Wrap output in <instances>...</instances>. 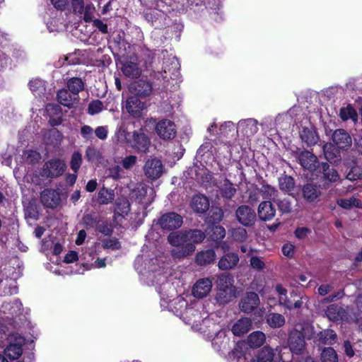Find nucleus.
<instances>
[{"label": "nucleus", "instance_id": "nucleus-54", "mask_svg": "<svg viewBox=\"0 0 362 362\" xmlns=\"http://www.w3.org/2000/svg\"><path fill=\"white\" fill-rule=\"evenodd\" d=\"M103 108V103L98 100L92 101L88 105V112L91 115H95L102 111Z\"/></svg>", "mask_w": 362, "mask_h": 362}, {"label": "nucleus", "instance_id": "nucleus-26", "mask_svg": "<svg viewBox=\"0 0 362 362\" xmlns=\"http://www.w3.org/2000/svg\"><path fill=\"white\" fill-rule=\"evenodd\" d=\"M239 257L234 252H229L224 255L218 261V267L221 270L232 269L239 262Z\"/></svg>", "mask_w": 362, "mask_h": 362}, {"label": "nucleus", "instance_id": "nucleus-33", "mask_svg": "<svg viewBox=\"0 0 362 362\" xmlns=\"http://www.w3.org/2000/svg\"><path fill=\"white\" fill-rule=\"evenodd\" d=\"M57 101L64 106L71 107L77 100V98L74 97L65 89H62L58 91L57 95Z\"/></svg>", "mask_w": 362, "mask_h": 362}, {"label": "nucleus", "instance_id": "nucleus-60", "mask_svg": "<svg viewBox=\"0 0 362 362\" xmlns=\"http://www.w3.org/2000/svg\"><path fill=\"white\" fill-rule=\"evenodd\" d=\"M137 157L136 156H129L122 160V165L124 169H131L136 164Z\"/></svg>", "mask_w": 362, "mask_h": 362}, {"label": "nucleus", "instance_id": "nucleus-28", "mask_svg": "<svg viewBox=\"0 0 362 362\" xmlns=\"http://www.w3.org/2000/svg\"><path fill=\"white\" fill-rule=\"evenodd\" d=\"M318 169L320 172L322 173L325 180L330 182H335L340 180L338 172L335 169L331 168L327 163L319 164Z\"/></svg>", "mask_w": 362, "mask_h": 362}, {"label": "nucleus", "instance_id": "nucleus-21", "mask_svg": "<svg viewBox=\"0 0 362 362\" xmlns=\"http://www.w3.org/2000/svg\"><path fill=\"white\" fill-rule=\"evenodd\" d=\"M302 193L303 198L308 202H317L322 194L320 186L313 183L305 185L303 187Z\"/></svg>", "mask_w": 362, "mask_h": 362}, {"label": "nucleus", "instance_id": "nucleus-20", "mask_svg": "<svg viewBox=\"0 0 362 362\" xmlns=\"http://www.w3.org/2000/svg\"><path fill=\"white\" fill-rule=\"evenodd\" d=\"M151 141L149 138L140 130L133 132V144L132 146L136 149L138 152L146 153L150 146Z\"/></svg>", "mask_w": 362, "mask_h": 362}, {"label": "nucleus", "instance_id": "nucleus-53", "mask_svg": "<svg viewBox=\"0 0 362 362\" xmlns=\"http://www.w3.org/2000/svg\"><path fill=\"white\" fill-rule=\"evenodd\" d=\"M82 163L81 154L78 152H74L72 154L71 160L70 162V167L74 172H77L80 168Z\"/></svg>", "mask_w": 362, "mask_h": 362}, {"label": "nucleus", "instance_id": "nucleus-27", "mask_svg": "<svg viewBox=\"0 0 362 362\" xmlns=\"http://www.w3.org/2000/svg\"><path fill=\"white\" fill-rule=\"evenodd\" d=\"M252 320L248 317H242L232 327V332L235 336H242L252 328Z\"/></svg>", "mask_w": 362, "mask_h": 362}, {"label": "nucleus", "instance_id": "nucleus-10", "mask_svg": "<svg viewBox=\"0 0 362 362\" xmlns=\"http://www.w3.org/2000/svg\"><path fill=\"white\" fill-rule=\"evenodd\" d=\"M163 165L160 160L156 158L148 159L144 166L145 175L151 180L159 178L163 173Z\"/></svg>", "mask_w": 362, "mask_h": 362}, {"label": "nucleus", "instance_id": "nucleus-49", "mask_svg": "<svg viewBox=\"0 0 362 362\" xmlns=\"http://www.w3.org/2000/svg\"><path fill=\"white\" fill-rule=\"evenodd\" d=\"M86 157L90 162H98L101 158V153L93 146H88L86 151Z\"/></svg>", "mask_w": 362, "mask_h": 362}, {"label": "nucleus", "instance_id": "nucleus-46", "mask_svg": "<svg viewBox=\"0 0 362 362\" xmlns=\"http://www.w3.org/2000/svg\"><path fill=\"white\" fill-rule=\"evenodd\" d=\"M274 350L269 346H264L259 353L257 362H272Z\"/></svg>", "mask_w": 362, "mask_h": 362}, {"label": "nucleus", "instance_id": "nucleus-61", "mask_svg": "<svg viewBox=\"0 0 362 362\" xmlns=\"http://www.w3.org/2000/svg\"><path fill=\"white\" fill-rule=\"evenodd\" d=\"M226 235V230L223 227L218 226L213 228L212 238L215 240L223 239Z\"/></svg>", "mask_w": 362, "mask_h": 362}, {"label": "nucleus", "instance_id": "nucleus-62", "mask_svg": "<svg viewBox=\"0 0 362 362\" xmlns=\"http://www.w3.org/2000/svg\"><path fill=\"white\" fill-rule=\"evenodd\" d=\"M73 11L75 13L82 14L84 9L83 0H71Z\"/></svg>", "mask_w": 362, "mask_h": 362}, {"label": "nucleus", "instance_id": "nucleus-47", "mask_svg": "<svg viewBox=\"0 0 362 362\" xmlns=\"http://www.w3.org/2000/svg\"><path fill=\"white\" fill-rule=\"evenodd\" d=\"M321 360L322 362H338V357L333 348L327 347L323 349Z\"/></svg>", "mask_w": 362, "mask_h": 362}, {"label": "nucleus", "instance_id": "nucleus-50", "mask_svg": "<svg viewBox=\"0 0 362 362\" xmlns=\"http://www.w3.org/2000/svg\"><path fill=\"white\" fill-rule=\"evenodd\" d=\"M233 238L238 242H245L247 239V230L241 227H238L232 230Z\"/></svg>", "mask_w": 362, "mask_h": 362}, {"label": "nucleus", "instance_id": "nucleus-39", "mask_svg": "<svg viewBox=\"0 0 362 362\" xmlns=\"http://www.w3.org/2000/svg\"><path fill=\"white\" fill-rule=\"evenodd\" d=\"M337 204L343 209H351L353 207L362 209V202L355 197L349 199H339L337 200Z\"/></svg>", "mask_w": 362, "mask_h": 362}, {"label": "nucleus", "instance_id": "nucleus-2", "mask_svg": "<svg viewBox=\"0 0 362 362\" xmlns=\"http://www.w3.org/2000/svg\"><path fill=\"white\" fill-rule=\"evenodd\" d=\"M313 328L309 324H297L290 332L288 337V347L294 360H298L300 356L304 357L305 354V338L312 334Z\"/></svg>", "mask_w": 362, "mask_h": 362}, {"label": "nucleus", "instance_id": "nucleus-13", "mask_svg": "<svg viewBox=\"0 0 362 362\" xmlns=\"http://www.w3.org/2000/svg\"><path fill=\"white\" fill-rule=\"evenodd\" d=\"M122 73L127 77L135 78L141 74V69L139 66V59L132 57L129 59L122 63Z\"/></svg>", "mask_w": 362, "mask_h": 362}, {"label": "nucleus", "instance_id": "nucleus-4", "mask_svg": "<svg viewBox=\"0 0 362 362\" xmlns=\"http://www.w3.org/2000/svg\"><path fill=\"white\" fill-rule=\"evenodd\" d=\"M132 198L146 209L153 201L154 190L145 185L139 184L132 192Z\"/></svg>", "mask_w": 362, "mask_h": 362}, {"label": "nucleus", "instance_id": "nucleus-38", "mask_svg": "<svg viewBox=\"0 0 362 362\" xmlns=\"http://www.w3.org/2000/svg\"><path fill=\"white\" fill-rule=\"evenodd\" d=\"M258 191L265 199H273L274 201L277 197V190L264 181L262 182V186L258 189Z\"/></svg>", "mask_w": 362, "mask_h": 362}, {"label": "nucleus", "instance_id": "nucleus-58", "mask_svg": "<svg viewBox=\"0 0 362 362\" xmlns=\"http://www.w3.org/2000/svg\"><path fill=\"white\" fill-rule=\"evenodd\" d=\"M322 149L325 158L329 162L334 161L336 156L332 152L334 150L333 145L330 143H327L323 146Z\"/></svg>", "mask_w": 362, "mask_h": 362}, {"label": "nucleus", "instance_id": "nucleus-7", "mask_svg": "<svg viewBox=\"0 0 362 362\" xmlns=\"http://www.w3.org/2000/svg\"><path fill=\"white\" fill-rule=\"evenodd\" d=\"M183 223L182 217L177 213L169 212L162 215L157 221L160 228L172 230L179 228Z\"/></svg>", "mask_w": 362, "mask_h": 362}, {"label": "nucleus", "instance_id": "nucleus-17", "mask_svg": "<svg viewBox=\"0 0 362 362\" xmlns=\"http://www.w3.org/2000/svg\"><path fill=\"white\" fill-rule=\"evenodd\" d=\"M257 124V120L253 118L242 119L238 123L237 131L246 136H252L258 132Z\"/></svg>", "mask_w": 362, "mask_h": 362}, {"label": "nucleus", "instance_id": "nucleus-45", "mask_svg": "<svg viewBox=\"0 0 362 362\" xmlns=\"http://www.w3.org/2000/svg\"><path fill=\"white\" fill-rule=\"evenodd\" d=\"M139 59V62L144 61V65L147 67L151 64L153 59V53L151 50L141 47L139 56H136Z\"/></svg>", "mask_w": 362, "mask_h": 362}, {"label": "nucleus", "instance_id": "nucleus-11", "mask_svg": "<svg viewBox=\"0 0 362 362\" xmlns=\"http://www.w3.org/2000/svg\"><path fill=\"white\" fill-rule=\"evenodd\" d=\"M179 67L180 65L177 59L174 57H169L163 63V73L159 74L164 81H168L170 78L178 76Z\"/></svg>", "mask_w": 362, "mask_h": 362}, {"label": "nucleus", "instance_id": "nucleus-32", "mask_svg": "<svg viewBox=\"0 0 362 362\" xmlns=\"http://www.w3.org/2000/svg\"><path fill=\"white\" fill-rule=\"evenodd\" d=\"M192 207L197 213H204L209 208V202L204 195H196L192 198Z\"/></svg>", "mask_w": 362, "mask_h": 362}, {"label": "nucleus", "instance_id": "nucleus-18", "mask_svg": "<svg viewBox=\"0 0 362 362\" xmlns=\"http://www.w3.org/2000/svg\"><path fill=\"white\" fill-rule=\"evenodd\" d=\"M212 288V281L209 278L198 280L194 285L192 293L194 297L202 298L206 296Z\"/></svg>", "mask_w": 362, "mask_h": 362}, {"label": "nucleus", "instance_id": "nucleus-56", "mask_svg": "<svg viewBox=\"0 0 362 362\" xmlns=\"http://www.w3.org/2000/svg\"><path fill=\"white\" fill-rule=\"evenodd\" d=\"M95 11V6L92 4H88L86 6H84L83 9V20L86 23H90L93 21V13Z\"/></svg>", "mask_w": 362, "mask_h": 362}, {"label": "nucleus", "instance_id": "nucleus-22", "mask_svg": "<svg viewBox=\"0 0 362 362\" xmlns=\"http://www.w3.org/2000/svg\"><path fill=\"white\" fill-rule=\"evenodd\" d=\"M40 200L46 207L54 208L59 204L60 199L55 190L46 189L41 192Z\"/></svg>", "mask_w": 362, "mask_h": 362}, {"label": "nucleus", "instance_id": "nucleus-5", "mask_svg": "<svg viewBox=\"0 0 362 362\" xmlns=\"http://www.w3.org/2000/svg\"><path fill=\"white\" fill-rule=\"evenodd\" d=\"M66 165L64 160L55 158L46 162L41 171V175L47 178L57 177L66 170Z\"/></svg>", "mask_w": 362, "mask_h": 362}, {"label": "nucleus", "instance_id": "nucleus-37", "mask_svg": "<svg viewBox=\"0 0 362 362\" xmlns=\"http://www.w3.org/2000/svg\"><path fill=\"white\" fill-rule=\"evenodd\" d=\"M339 116L343 121L351 119L354 123H356L358 120L357 112L351 105L342 107L340 109Z\"/></svg>", "mask_w": 362, "mask_h": 362}, {"label": "nucleus", "instance_id": "nucleus-42", "mask_svg": "<svg viewBox=\"0 0 362 362\" xmlns=\"http://www.w3.org/2000/svg\"><path fill=\"white\" fill-rule=\"evenodd\" d=\"M279 187L282 191L291 192L294 189V180L291 176L284 175L279 179Z\"/></svg>", "mask_w": 362, "mask_h": 362}, {"label": "nucleus", "instance_id": "nucleus-25", "mask_svg": "<svg viewBox=\"0 0 362 362\" xmlns=\"http://www.w3.org/2000/svg\"><path fill=\"white\" fill-rule=\"evenodd\" d=\"M131 90L138 98L146 97L151 95L152 92L151 84L144 80H139L132 83L131 86Z\"/></svg>", "mask_w": 362, "mask_h": 362}, {"label": "nucleus", "instance_id": "nucleus-15", "mask_svg": "<svg viewBox=\"0 0 362 362\" xmlns=\"http://www.w3.org/2000/svg\"><path fill=\"white\" fill-rule=\"evenodd\" d=\"M326 315L330 320L334 322L348 321L349 320L348 310L342 306L335 304L330 305L327 307Z\"/></svg>", "mask_w": 362, "mask_h": 362}, {"label": "nucleus", "instance_id": "nucleus-24", "mask_svg": "<svg viewBox=\"0 0 362 362\" xmlns=\"http://www.w3.org/2000/svg\"><path fill=\"white\" fill-rule=\"evenodd\" d=\"M259 218L264 221L272 220L276 214V209L271 202H262L257 209Z\"/></svg>", "mask_w": 362, "mask_h": 362}, {"label": "nucleus", "instance_id": "nucleus-19", "mask_svg": "<svg viewBox=\"0 0 362 362\" xmlns=\"http://www.w3.org/2000/svg\"><path fill=\"white\" fill-rule=\"evenodd\" d=\"M144 17L152 25L160 27L165 24V21L166 20L167 15L160 9L154 8L153 9L146 11L144 13Z\"/></svg>", "mask_w": 362, "mask_h": 362}, {"label": "nucleus", "instance_id": "nucleus-8", "mask_svg": "<svg viewBox=\"0 0 362 362\" xmlns=\"http://www.w3.org/2000/svg\"><path fill=\"white\" fill-rule=\"evenodd\" d=\"M157 135L163 140H170L175 137L177 131L175 124L170 119L159 121L155 127Z\"/></svg>", "mask_w": 362, "mask_h": 362}, {"label": "nucleus", "instance_id": "nucleus-3", "mask_svg": "<svg viewBox=\"0 0 362 362\" xmlns=\"http://www.w3.org/2000/svg\"><path fill=\"white\" fill-rule=\"evenodd\" d=\"M218 293L217 298L222 303L229 302L234 296V288L233 286V278L229 274H221L217 279Z\"/></svg>", "mask_w": 362, "mask_h": 362}, {"label": "nucleus", "instance_id": "nucleus-55", "mask_svg": "<svg viewBox=\"0 0 362 362\" xmlns=\"http://www.w3.org/2000/svg\"><path fill=\"white\" fill-rule=\"evenodd\" d=\"M276 204L278 206L279 210L284 213L288 214L291 211V204L287 199H284L282 200H274Z\"/></svg>", "mask_w": 362, "mask_h": 362}, {"label": "nucleus", "instance_id": "nucleus-9", "mask_svg": "<svg viewBox=\"0 0 362 362\" xmlns=\"http://www.w3.org/2000/svg\"><path fill=\"white\" fill-rule=\"evenodd\" d=\"M238 221L244 226H252L256 221L257 216L255 210L247 205H241L235 211Z\"/></svg>", "mask_w": 362, "mask_h": 362}, {"label": "nucleus", "instance_id": "nucleus-12", "mask_svg": "<svg viewBox=\"0 0 362 362\" xmlns=\"http://www.w3.org/2000/svg\"><path fill=\"white\" fill-rule=\"evenodd\" d=\"M125 108L134 117H139L142 111L146 108V105L136 95H132L127 99Z\"/></svg>", "mask_w": 362, "mask_h": 362}, {"label": "nucleus", "instance_id": "nucleus-29", "mask_svg": "<svg viewBox=\"0 0 362 362\" xmlns=\"http://www.w3.org/2000/svg\"><path fill=\"white\" fill-rule=\"evenodd\" d=\"M257 250L250 248L248 257H250V266L257 272H262L266 268V262L263 257L256 255Z\"/></svg>", "mask_w": 362, "mask_h": 362}, {"label": "nucleus", "instance_id": "nucleus-36", "mask_svg": "<svg viewBox=\"0 0 362 362\" xmlns=\"http://www.w3.org/2000/svg\"><path fill=\"white\" fill-rule=\"evenodd\" d=\"M115 199V192L113 189L101 188L98 192V200L100 204H108Z\"/></svg>", "mask_w": 362, "mask_h": 362}, {"label": "nucleus", "instance_id": "nucleus-48", "mask_svg": "<svg viewBox=\"0 0 362 362\" xmlns=\"http://www.w3.org/2000/svg\"><path fill=\"white\" fill-rule=\"evenodd\" d=\"M29 86L31 91L35 95H40L45 91V82L41 79L37 78L31 81Z\"/></svg>", "mask_w": 362, "mask_h": 362}, {"label": "nucleus", "instance_id": "nucleus-51", "mask_svg": "<svg viewBox=\"0 0 362 362\" xmlns=\"http://www.w3.org/2000/svg\"><path fill=\"white\" fill-rule=\"evenodd\" d=\"M229 341V339L226 337L225 332H219L212 341L213 346H217V349L221 348L223 345L225 346Z\"/></svg>", "mask_w": 362, "mask_h": 362}, {"label": "nucleus", "instance_id": "nucleus-40", "mask_svg": "<svg viewBox=\"0 0 362 362\" xmlns=\"http://www.w3.org/2000/svg\"><path fill=\"white\" fill-rule=\"evenodd\" d=\"M67 87L69 91L76 97L78 93L83 89L84 84L81 78L73 77L67 81Z\"/></svg>", "mask_w": 362, "mask_h": 362}, {"label": "nucleus", "instance_id": "nucleus-35", "mask_svg": "<svg viewBox=\"0 0 362 362\" xmlns=\"http://www.w3.org/2000/svg\"><path fill=\"white\" fill-rule=\"evenodd\" d=\"M265 340V334L262 332L256 331L249 335L247 343L251 347L257 348L261 346Z\"/></svg>", "mask_w": 362, "mask_h": 362}, {"label": "nucleus", "instance_id": "nucleus-44", "mask_svg": "<svg viewBox=\"0 0 362 362\" xmlns=\"http://www.w3.org/2000/svg\"><path fill=\"white\" fill-rule=\"evenodd\" d=\"M276 291L279 294V304L286 307L288 309H292L293 303L287 299V290L283 288L281 285H277L276 286Z\"/></svg>", "mask_w": 362, "mask_h": 362}, {"label": "nucleus", "instance_id": "nucleus-63", "mask_svg": "<svg viewBox=\"0 0 362 362\" xmlns=\"http://www.w3.org/2000/svg\"><path fill=\"white\" fill-rule=\"evenodd\" d=\"M93 25L97 28L102 33L106 34L108 33L107 25L100 19H95L93 21Z\"/></svg>", "mask_w": 362, "mask_h": 362}, {"label": "nucleus", "instance_id": "nucleus-16", "mask_svg": "<svg viewBox=\"0 0 362 362\" xmlns=\"http://www.w3.org/2000/svg\"><path fill=\"white\" fill-rule=\"evenodd\" d=\"M259 304L258 295L255 292L247 293L240 303V310L246 313L252 312Z\"/></svg>", "mask_w": 362, "mask_h": 362}, {"label": "nucleus", "instance_id": "nucleus-34", "mask_svg": "<svg viewBox=\"0 0 362 362\" xmlns=\"http://www.w3.org/2000/svg\"><path fill=\"white\" fill-rule=\"evenodd\" d=\"M266 322L272 328H279L284 325L285 317L281 314L271 313L267 315Z\"/></svg>", "mask_w": 362, "mask_h": 362}, {"label": "nucleus", "instance_id": "nucleus-31", "mask_svg": "<svg viewBox=\"0 0 362 362\" xmlns=\"http://www.w3.org/2000/svg\"><path fill=\"white\" fill-rule=\"evenodd\" d=\"M216 257L214 250H206L199 252L195 257V262L199 266H204L212 263Z\"/></svg>", "mask_w": 362, "mask_h": 362}, {"label": "nucleus", "instance_id": "nucleus-6", "mask_svg": "<svg viewBox=\"0 0 362 362\" xmlns=\"http://www.w3.org/2000/svg\"><path fill=\"white\" fill-rule=\"evenodd\" d=\"M8 345L5 349V354L11 360L18 358L23 352L22 346L25 339L18 334H10L8 337Z\"/></svg>", "mask_w": 362, "mask_h": 362}, {"label": "nucleus", "instance_id": "nucleus-57", "mask_svg": "<svg viewBox=\"0 0 362 362\" xmlns=\"http://www.w3.org/2000/svg\"><path fill=\"white\" fill-rule=\"evenodd\" d=\"M103 246L105 249H111L112 250H119L121 247L119 242L116 238H108L104 240L103 242Z\"/></svg>", "mask_w": 362, "mask_h": 362}, {"label": "nucleus", "instance_id": "nucleus-59", "mask_svg": "<svg viewBox=\"0 0 362 362\" xmlns=\"http://www.w3.org/2000/svg\"><path fill=\"white\" fill-rule=\"evenodd\" d=\"M45 110L49 117L52 115L61 116L62 114V108L57 104H47Z\"/></svg>", "mask_w": 362, "mask_h": 362}, {"label": "nucleus", "instance_id": "nucleus-23", "mask_svg": "<svg viewBox=\"0 0 362 362\" xmlns=\"http://www.w3.org/2000/svg\"><path fill=\"white\" fill-rule=\"evenodd\" d=\"M298 159L301 166L309 171H313L316 170L317 167L318 168L317 158L310 151L301 152Z\"/></svg>", "mask_w": 362, "mask_h": 362}, {"label": "nucleus", "instance_id": "nucleus-52", "mask_svg": "<svg viewBox=\"0 0 362 362\" xmlns=\"http://www.w3.org/2000/svg\"><path fill=\"white\" fill-rule=\"evenodd\" d=\"M335 334L332 330L325 329L318 334L319 340L322 344L331 343V340L335 338Z\"/></svg>", "mask_w": 362, "mask_h": 362}, {"label": "nucleus", "instance_id": "nucleus-64", "mask_svg": "<svg viewBox=\"0 0 362 362\" xmlns=\"http://www.w3.org/2000/svg\"><path fill=\"white\" fill-rule=\"evenodd\" d=\"M117 207L121 210L122 214H127L130 210V205L127 200L122 199L117 203Z\"/></svg>", "mask_w": 362, "mask_h": 362}, {"label": "nucleus", "instance_id": "nucleus-14", "mask_svg": "<svg viewBox=\"0 0 362 362\" xmlns=\"http://www.w3.org/2000/svg\"><path fill=\"white\" fill-rule=\"evenodd\" d=\"M332 140L339 148L346 149L351 146L352 140L349 133L343 129H338L332 134Z\"/></svg>", "mask_w": 362, "mask_h": 362}, {"label": "nucleus", "instance_id": "nucleus-43", "mask_svg": "<svg viewBox=\"0 0 362 362\" xmlns=\"http://www.w3.org/2000/svg\"><path fill=\"white\" fill-rule=\"evenodd\" d=\"M302 140L305 142L308 146L315 144L318 140V137L315 132L308 129H304L300 133Z\"/></svg>", "mask_w": 362, "mask_h": 362}, {"label": "nucleus", "instance_id": "nucleus-41", "mask_svg": "<svg viewBox=\"0 0 362 362\" xmlns=\"http://www.w3.org/2000/svg\"><path fill=\"white\" fill-rule=\"evenodd\" d=\"M221 194L223 197L231 199L236 193V189L233 185L228 180L225 179L220 187Z\"/></svg>", "mask_w": 362, "mask_h": 362}, {"label": "nucleus", "instance_id": "nucleus-1", "mask_svg": "<svg viewBox=\"0 0 362 362\" xmlns=\"http://www.w3.org/2000/svg\"><path fill=\"white\" fill-rule=\"evenodd\" d=\"M206 238L204 232L194 229L171 233L168 240L173 246L170 254L174 259H184L195 251V244L202 243Z\"/></svg>", "mask_w": 362, "mask_h": 362}, {"label": "nucleus", "instance_id": "nucleus-30", "mask_svg": "<svg viewBox=\"0 0 362 362\" xmlns=\"http://www.w3.org/2000/svg\"><path fill=\"white\" fill-rule=\"evenodd\" d=\"M344 163L351 168L346 176V179L351 181L362 179V168L356 165V160L354 158L345 160Z\"/></svg>", "mask_w": 362, "mask_h": 362}]
</instances>
